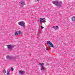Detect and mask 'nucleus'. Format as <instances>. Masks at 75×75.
Instances as JSON below:
<instances>
[{"instance_id": "nucleus-12", "label": "nucleus", "mask_w": 75, "mask_h": 75, "mask_svg": "<svg viewBox=\"0 0 75 75\" xmlns=\"http://www.w3.org/2000/svg\"><path fill=\"white\" fill-rule=\"evenodd\" d=\"M7 72V71H6V70L4 69L3 70V72L4 74H6V72Z\"/></svg>"}, {"instance_id": "nucleus-7", "label": "nucleus", "mask_w": 75, "mask_h": 75, "mask_svg": "<svg viewBox=\"0 0 75 75\" xmlns=\"http://www.w3.org/2000/svg\"><path fill=\"white\" fill-rule=\"evenodd\" d=\"M20 7H21V6H23L24 4V2L22 1L20 2Z\"/></svg>"}, {"instance_id": "nucleus-13", "label": "nucleus", "mask_w": 75, "mask_h": 75, "mask_svg": "<svg viewBox=\"0 0 75 75\" xmlns=\"http://www.w3.org/2000/svg\"><path fill=\"white\" fill-rule=\"evenodd\" d=\"M16 36L18 35V33H17V32H16L14 34Z\"/></svg>"}, {"instance_id": "nucleus-2", "label": "nucleus", "mask_w": 75, "mask_h": 75, "mask_svg": "<svg viewBox=\"0 0 75 75\" xmlns=\"http://www.w3.org/2000/svg\"><path fill=\"white\" fill-rule=\"evenodd\" d=\"M47 45L49 46V47H51L52 48H54V45L52 43V42H51L50 41H47Z\"/></svg>"}, {"instance_id": "nucleus-5", "label": "nucleus", "mask_w": 75, "mask_h": 75, "mask_svg": "<svg viewBox=\"0 0 75 75\" xmlns=\"http://www.w3.org/2000/svg\"><path fill=\"white\" fill-rule=\"evenodd\" d=\"M24 73H25L24 71H19V73L20 74H21V75H23V74H24Z\"/></svg>"}, {"instance_id": "nucleus-10", "label": "nucleus", "mask_w": 75, "mask_h": 75, "mask_svg": "<svg viewBox=\"0 0 75 75\" xmlns=\"http://www.w3.org/2000/svg\"><path fill=\"white\" fill-rule=\"evenodd\" d=\"M72 21H75V16H74L72 17Z\"/></svg>"}, {"instance_id": "nucleus-1", "label": "nucleus", "mask_w": 75, "mask_h": 75, "mask_svg": "<svg viewBox=\"0 0 75 75\" xmlns=\"http://www.w3.org/2000/svg\"><path fill=\"white\" fill-rule=\"evenodd\" d=\"M53 4H55L56 6H57L58 7H60L61 6V4L62 2H58V1H54L52 2Z\"/></svg>"}, {"instance_id": "nucleus-8", "label": "nucleus", "mask_w": 75, "mask_h": 75, "mask_svg": "<svg viewBox=\"0 0 75 75\" xmlns=\"http://www.w3.org/2000/svg\"><path fill=\"white\" fill-rule=\"evenodd\" d=\"M42 20V21H40V23H45V18H43Z\"/></svg>"}, {"instance_id": "nucleus-22", "label": "nucleus", "mask_w": 75, "mask_h": 75, "mask_svg": "<svg viewBox=\"0 0 75 75\" xmlns=\"http://www.w3.org/2000/svg\"><path fill=\"white\" fill-rule=\"evenodd\" d=\"M53 28H54V29H55V27H53Z\"/></svg>"}, {"instance_id": "nucleus-14", "label": "nucleus", "mask_w": 75, "mask_h": 75, "mask_svg": "<svg viewBox=\"0 0 75 75\" xmlns=\"http://www.w3.org/2000/svg\"><path fill=\"white\" fill-rule=\"evenodd\" d=\"M40 21H42V20H43V19L42 18H40Z\"/></svg>"}, {"instance_id": "nucleus-18", "label": "nucleus", "mask_w": 75, "mask_h": 75, "mask_svg": "<svg viewBox=\"0 0 75 75\" xmlns=\"http://www.w3.org/2000/svg\"><path fill=\"white\" fill-rule=\"evenodd\" d=\"M38 1H39V0H35V2Z\"/></svg>"}, {"instance_id": "nucleus-3", "label": "nucleus", "mask_w": 75, "mask_h": 75, "mask_svg": "<svg viewBox=\"0 0 75 75\" xmlns=\"http://www.w3.org/2000/svg\"><path fill=\"white\" fill-rule=\"evenodd\" d=\"M18 24L19 25H21L22 27H24L25 25H24L25 23L23 22H20L18 23Z\"/></svg>"}, {"instance_id": "nucleus-19", "label": "nucleus", "mask_w": 75, "mask_h": 75, "mask_svg": "<svg viewBox=\"0 0 75 75\" xmlns=\"http://www.w3.org/2000/svg\"><path fill=\"white\" fill-rule=\"evenodd\" d=\"M41 28L42 29H43L44 28V27H42V26H41Z\"/></svg>"}, {"instance_id": "nucleus-15", "label": "nucleus", "mask_w": 75, "mask_h": 75, "mask_svg": "<svg viewBox=\"0 0 75 75\" xmlns=\"http://www.w3.org/2000/svg\"><path fill=\"white\" fill-rule=\"evenodd\" d=\"M55 28H56V29H58L59 27H58V26H56V27Z\"/></svg>"}, {"instance_id": "nucleus-21", "label": "nucleus", "mask_w": 75, "mask_h": 75, "mask_svg": "<svg viewBox=\"0 0 75 75\" xmlns=\"http://www.w3.org/2000/svg\"><path fill=\"white\" fill-rule=\"evenodd\" d=\"M19 34H20L21 33V31H19L18 32Z\"/></svg>"}, {"instance_id": "nucleus-16", "label": "nucleus", "mask_w": 75, "mask_h": 75, "mask_svg": "<svg viewBox=\"0 0 75 75\" xmlns=\"http://www.w3.org/2000/svg\"><path fill=\"white\" fill-rule=\"evenodd\" d=\"M44 65V63H42V64H40V65H41V66H42V65Z\"/></svg>"}, {"instance_id": "nucleus-9", "label": "nucleus", "mask_w": 75, "mask_h": 75, "mask_svg": "<svg viewBox=\"0 0 75 75\" xmlns=\"http://www.w3.org/2000/svg\"><path fill=\"white\" fill-rule=\"evenodd\" d=\"M6 75H10V69H8Z\"/></svg>"}, {"instance_id": "nucleus-4", "label": "nucleus", "mask_w": 75, "mask_h": 75, "mask_svg": "<svg viewBox=\"0 0 75 75\" xmlns=\"http://www.w3.org/2000/svg\"><path fill=\"white\" fill-rule=\"evenodd\" d=\"M14 46H13L12 45H8V48L9 50H11V49H12L13 48H14Z\"/></svg>"}, {"instance_id": "nucleus-17", "label": "nucleus", "mask_w": 75, "mask_h": 75, "mask_svg": "<svg viewBox=\"0 0 75 75\" xmlns=\"http://www.w3.org/2000/svg\"><path fill=\"white\" fill-rule=\"evenodd\" d=\"M13 68L11 67V70H12V71H13Z\"/></svg>"}, {"instance_id": "nucleus-20", "label": "nucleus", "mask_w": 75, "mask_h": 75, "mask_svg": "<svg viewBox=\"0 0 75 75\" xmlns=\"http://www.w3.org/2000/svg\"><path fill=\"white\" fill-rule=\"evenodd\" d=\"M46 50H48V47H46Z\"/></svg>"}, {"instance_id": "nucleus-6", "label": "nucleus", "mask_w": 75, "mask_h": 75, "mask_svg": "<svg viewBox=\"0 0 75 75\" xmlns=\"http://www.w3.org/2000/svg\"><path fill=\"white\" fill-rule=\"evenodd\" d=\"M7 59L8 60H10V59H12V57H10L8 55L7 56Z\"/></svg>"}, {"instance_id": "nucleus-11", "label": "nucleus", "mask_w": 75, "mask_h": 75, "mask_svg": "<svg viewBox=\"0 0 75 75\" xmlns=\"http://www.w3.org/2000/svg\"><path fill=\"white\" fill-rule=\"evenodd\" d=\"M44 69H45V68L43 67V66H42L41 70L42 71H43V70H44Z\"/></svg>"}]
</instances>
